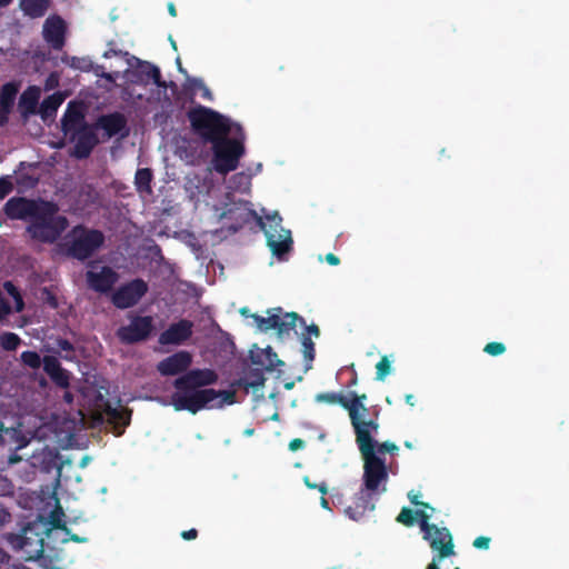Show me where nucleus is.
<instances>
[{
  "mask_svg": "<svg viewBox=\"0 0 569 569\" xmlns=\"http://www.w3.org/2000/svg\"><path fill=\"white\" fill-rule=\"evenodd\" d=\"M57 207L50 213L37 214L30 223L28 231L32 238L41 241H54L60 233L67 228V220L57 214Z\"/></svg>",
  "mask_w": 569,
  "mask_h": 569,
  "instance_id": "obj_9",
  "label": "nucleus"
},
{
  "mask_svg": "<svg viewBox=\"0 0 569 569\" xmlns=\"http://www.w3.org/2000/svg\"><path fill=\"white\" fill-rule=\"evenodd\" d=\"M89 462V458L88 457H84L82 458L81 462H80V467L84 468Z\"/></svg>",
  "mask_w": 569,
  "mask_h": 569,
  "instance_id": "obj_56",
  "label": "nucleus"
},
{
  "mask_svg": "<svg viewBox=\"0 0 569 569\" xmlns=\"http://www.w3.org/2000/svg\"><path fill=\"white\" fill-rule=\"evenodd\" d=\"M37 525L23 530L21 536H17L12 543L14 547L24 550L26 560H34L40 558L44 552V547L52 545L56 548L58 543H64L70 540L76 542H84L86 538H80L71 535L66 528L64 512L60 506L49 515L44 523V535L41 536L38 531Z\"/></svg>",
  "mask_w": 569,
  "mask_h": 569,
  "instance_id": "obj_4",
  "label": "nucleus"
},
{
  "mask_svg": "<svg viewBox=\"0 0 569 569\" xmlns=\"http://www.w3.org/2000/svg\"><path fill=\"white\" fill-rule=\"evenodd\" d=\"M148 290L147 283L141 279H136L124 286H121L113 295L112 302L121 309L136 305Z\"/></svg>",
  "mask_w": 569,
  "mask_h": 569,
  "instance_id": "obj_13",
  "label": "nucleus"
},
{
  "mask_svg": "<svg viewBox=\"0 0 569 569\" xmlns=\"http://www.w3.org/2000/svg\"><path fill=\"white\" fill-rule=\"evenodd\" d=\"M253 433V430L252 429H247L244 430V435L246 436H251Z\"/></svg>",
  "mask_w": 569,
  "mask_h": 569,
  "instance_id": "obj_60",
  "label": "nucleus"
},
{
  "mask_svg": "<svg viewBox=\"0 0 569 569\" xmlns=\"http://www.w3.org/2000/svg\"><path fill=\"white\" fill-rule=\"evenodd\" d=\"M64 468H66V465L63 463V465L59 468V470H58V479H57V480H58V482H61V480H62V471H63V469H64Z\"/></svg>",
  "mask_w": 569,
  "mask_h": 569,
  "instance_id": "obj_53",
  "label": "nucleus"
},
{
  "mask_svg": "<svg viewBox=\"0 0 569 569\" xmlns=\"http://www.w3.org/2000/svg\"><path fill=\"white\" fill-rule=\"evenodd\" d=\"M250 358L254 365L261 366L266 370H273L278 366L282 365V361L278 359L276 352L271 347L258 348L250 350Z\"/></svg>",
  "mask_w": 569,
  "mask_h": 569,
  "instance_id": "obj_21",
  "label": "nucleus"
},
{
  "mask_svg": "<svg viewBox=\"0 0 569 569\" xmlns=\"http://www.w3.org/2000/svg\"><path fill=\"white\" fill-rule=\"evenodd\" d=\"M11 2V0H0V7H6Z\"/></svg>",
  "mask_w": 569,
  "mask_h": 569,
  "instance_id": "obj_59",
  "label": "nucleus"
},
{
  "mask_svg": "<svg viewBox=\"0 0 569 569\" xmlns=\"http://www.w3.org/2000/svg\"><path fill=\"white\" fill-rule=\"evenodd\" d=\"M196 537H197V530L196 529H190L188 531H183L182 532V538L183 539L191 540V539H194Z\"/></svg>",
  "mask_w": 569,
  "mask_h": 569,
  "instance_id": "obj_48",
  "label": "nucleus"
},
{
  "mask_svg": "<svg viewBox=\"0 0 569 569\" xmlns=\"http://www.w3.org/2000/svg\"><path fill=\"white\" fill-rule=\"evenodd\" d=\"M192 327L191 321L180 320L163 331L160 335L159 341L162 345H180L191 336Z\"/></svg>",
  "mask_w": 569,
  "mask_h": 569,
  "instance_id": "obj_18",
  "label": "nucleus"
},
{
  "mask_svg": "<svg viewBox=\"0 0 569 569\" xmlns=\"http://www.w3.org/2000/svg\"><path fill=\"white\" fill-rule=\"evenodd\" d=\"M168 11H169V13H170L172 17H176V16H177V11H176V8H174V4H173V3H169V4H168Z\"/></svg>",
  "mask_w": 569,
  "mask_h": 569,
  "instance_id": "obj_52",
  "label": "nucleus"
},
{
  "mask_svg": "<svg viewBox=\"0 0 569 569\" xmlns=\"http://www.w3.org/2000/svg\"><path fill=\"white\" fill-rule=\"evenodd\" d=\"M118 57V59L126 66L123 72H120V78L124 80V84H139L146 86L149 83H159L160 71L153 64L142 61L128 52H117L113 50L104 52V58Z\"/></svg>",
  "mask_w": 569,
  "mask_h": 569,
  "instance_id": "obj_6",
  "label": "nucleus"
},
{
  "mask_svg": "<svg viewBox=\"0 0 569 569\" xmlns=\"http://www.w3.org/2000/svg\"><path fill=\"white\" fill-rule=\"evenodd\" d=\"M326 261L331 266H337L339 263V259L333 253H328L326 256Z\"/></svg>",
  "mask_w": 569,
  "mask_h": 569,
  "instance_id": "obj_50",
  "label": "nucleus"
},
{
  "mask_svg": "<svg viewBox=\"0 0 569 569\" xmlns=\"http://www.w3.org/2000/svg\"><path fill=\"white\" fill-rule=\"evenodd\" d=\"M192 126L213 143V169L226 174L237 169L244 154V134L238 123L204 107L189 113Z\"/></svg>",
  "mask_w": 569,
  "mask_h": 569,
  "instance_id": "obj_2",
  "label": "nucleus"
},
{
  "mask_svg": "<svg viewBox=\"0 0 569 569\" xmlns=\"http://www.w3.org/2000/svg\"><path fill=\"white\" fill-rule=\"evenodd\" d=\"M281 221L282 219L278 212L267 214L264 220L263 218H258V223L266 234L269 249L279 259H282L283 254L288 253L292 248L291 231L284 229L281 226Z\"/></svg>",
  "mask_w": 569,
  "mask_h": 569,
  "instance_id": "obj_7",
  "label": "nucleus"
},
{
  "mask_svg": "<svg viewBox=\"0 0 569 569\" xmlns=\"http://www.w3.org/2000/svg\"><path fill=\"white\" fill-rule=\"evenodd\" d=\"M12 190V184L8 179H0V200L3 199Z\"/></svg>",
  "mask_w": 569,
  "mask_h": 569,
  "instance_id": "obj_42",
  "label": "nucleus"
},
{
  "mask_svg": "<svg viewBox=\"0 0 569 569\" xmlns=\"http://www.w3.org/2000/svg\"><path fill=\"white\" fill-rule=\"evenodd\" d=\"M417 511L418 510L412 512L410 509L405 508L401 510V512L399 513L397 519L399 522L407 525V526L412 525L415 521L420 523V519L417 516Z\"/></svg>",
  "mask_w": 569,
  "mask_h": 569,
  "instance_id": "obj_38",
  "label": "nucleus"
},
{
  "mask_svg": "<svg viewBox=\"0 0 569 569\" xmlns=\"http://www.w3.org/2000/svg\"><path fill=\"white\" fill-rule=\"evenodd\" d=\"M68 66L81 71H90L92 62L88 58L68 57L63 60Z\"/></svg>",
  "mask_w": 569,
  "mask_h": 569,
  "instance_id": "obj_33",
  "label": "nucleus"
},
{
  "mask_svg": "<svg viewBox=\"0 0 569 569\" xmlns=\"http://www.w3.org/2000/svg\"><path fill=\"white\" fill-rule=\"evenodd\" d=\"M406 401H407V403H409L410 406H415V399H413V396H412V395H407V396H406Z\"/></svg>",
  "mask_w": 569,
  "mask_h": 569,
  "instance_id": "obj_54",
  "label": "nucleus"
},
{
  "mask_svg": "<svg viewBox=\"0 0 569 569\" xmlns=\"http://www.w3.org/2000/svg\"><path fill=\"white\" fill-rule=\"evenodd\" d=\"M298 316L296 313H282L281 309H278L276 319L274 330L280 338L288 335L296 327Z\"/></svg>",
  "mask_w": 569,
  "mask_h": 569,
  "instance_id": "obj_26",
  "label": "nucleus"
},
{
  "mask_svg": "<svg viewBox=\"0 0 569 569\" xmlns=\"http://www.w3.org/2000/svg\"><path fill=\"white\" fill-rule=\"evenodd\" d=\"M188 88L192 91V93H200L203 99L212 100V93L210 89L204 84V82L199 78H189L188 79Z\"/></svg>",
  "mask_w": 569,
  "mask_h": 569,
  "instance_id": "obj_32",
  "label": "nucleus"
},
{
  "mask_svg": "<svg viewBox=\"0 0 569 569\" xmlns=\"http://www.w3.org/2000/svg\"><path fill=\"white\" fill-rule=\"evenodd\" d=\"M151 171L149 169H139L136 173L134 182L137 189L142 192H150Z\"/></svg>",
  "mask_w": 569,
  "mask_h": 569,
  "instance_id": "obj_31",
  "label": "nucleus"
},
{
  "mask_svg": "<svg viewBox=\"0 0 569 569\" xmlns=\"http://www.w3.org/2000/svg\"><path fill=\"white\" fill-rule=\"evenodd\" d=\"M427 569H439V567L436 563V560H433V562H431Z\"/></svg>",
  "mask_w": 569,
  "mask_h": 569,
  "instance_id": "obj_58",
  "label": "nucleus"
},
{
  "mask_svg": "<svg viewBox=\"0 0 569 569\" xmlns=\"http://www.w3.org/2000/svg\"><path fill=\"white\" fill-rule=\"evenodd\" d=\"M320 503H321L322 508L328 509V501H327V499L325 497L321 498Z\"/></svg>",
  "mask_w": 569,
  "mask_h": 569,
  "instance_id": "obj_57",
  "label": "nucleus"
},
{
  "mask_svg": "<svg viewBox=\"0 0 569 569\" xmlns=\"http://www.w3.org/2000/svg\"><path fill=\"white\" fill-rule=\"evenodd\" d=\"M303 481H305V483H306V486L308 488H310V489L317 488L322 495L327 493V486H326V483L315 485V483L310 482L308 477H305Z\"/></svg>",
  "mask_w": 569,
  "mask_h": 569,
  "instance_id": "obj_43",
  "label": "nucleus"
},
{
  "mask_svg": "<svg viewBox=\"0 0 569 569\" xmlns=\"http://www.w3.org/2000/svg\"><path fill=\"white\" fill-rule=\"evenodd\" d=\"M405 446H406V448H408V449H412V443H411V442H409V441H406V442H405Z\"/></svg>",
  "mask_w": 569,
  "mask_h": 569,
  "instance_id": "obj_61",
  "label": "nucleus"
},
{
  "mask_svg": "<svg viewBox=\"0 0 569 569\" xmlns=\"http://www.w3.org/2000/svg\"><path fill=\"white\" fill-rule=\"evenodd\" d=\"M0 343L6 350H16L20 345V338L12 332H7L1 335Z\"/></svg>",
  "mask_w": 569,
  "mask_h": 569,
  "instance_id": "obj_36",
  "label": "nucleus"
},
{
  "mask_svg": "<svg viewBox=\"0 0 569 569\" xmlns=\"http://www.w3.org/2000/svg\"><path fill=\"white\" fill-rule=\"evenodd\" d=\"M58 346H59V349L60 351H64L66 355H63V358L67 359V360H71L73 359V356H72V346L69 341L67 340H60L58 342Z\"/></svg>",
  "mask_w": 569,
  "mask_h": 569,
  "instance_id": "obj_41",
  "label": "nucleus"
},
{
  "mask_svg": "<svg viewBox=\"0 0 569 569\" xmlns=\"http://www.w3.org/2000/svg\"><path fill=\"white\" fill-rule=\"evenodd\" d=\"M81 113L69 104L62 120V127L64 133L71 134L74 141V156L78 158L87 157L99 141L96 134L97 127L81 126Z\"/></svg>",
  "mask_w": 569,
  "mask_h": 569,
  "instance_id": "obj_5",
  "label": "nucleus"
},
{
  "mask_svg": "<svg viewBox=\"0 0 569 569\" xmlns=\"http://www.w3.org/2000/svg\"><path fill=\"white\" fill-rule=\"evenodd\" d=\"M103 419L112 426L116 436H121L130 422V412L122 406H108L104 410Z\"/></svg>",
  "mask_w": 569,
  "mask_h": 569,
  "instance_id": "obj_20",
  "label": "nucleus"
},
{
  "mask_svg": "<svg viewBox=\"0 0 569 569\" xmlns=\"http://www.w3.org/2000/svg\"><path fill=\"white\" fill-rule=\"evenodd\" d=\"M53 210V203L46 201H33L24 198H12L6 206V214L11 219L32 220L37 214L50 213Z\"/></svg>",
  "mask_w": 569,
  "mask_h": 569,
  "instance_id": "obj_12",
  "label": "nucleus"
},
{
  "mask_svg": "<svg viewBox=\"0 0 569 569\" xmlns=\"http://www.w3.org/2000/svg\"><path fill=\"white\" fill-rule=\"evenodd\" d=\"M227 202L221 206H214V212L219 220L229 219L231 222L228 228L232 231L238 230L244 222L251 218H261L249 207L248 202L234 201L230 194L226 196Z\"/></svg>",
  "mask_w": 569,
  "mask_h": 569,
  "instance_id": "obj_10",
  "label": "nucleus"
},
{
  "mask_svg": "<svg viewBox=\"0 0 569 569\" xmlns=\"http://www.w3.org/2000/svg\"><path fill=\"white\" fill-rule=\"evenodd\" d=\"M41 89L37 86L29 87L20 97L19 108L24 114L36 113Z\"/></svg>",
  "mask_w": 569,
  "mask_h": 569,
  "instance_id": "obj_24",
  "label": "nucleus"
},
{
  "mask_svg": "<svg viewBox=\"0 0 569 569\" xmlns=\"http://www.w3.org/2000/svg\"><path fill=\"white\" fill-rule=\"evenodd\" d=\"M64 400L70 403L72 401V396L69 391H67L63 396Z\"/></svg>",
  "mask_w": 569,
  "mask_h": 569,
  "instance_id": "obj_55",
  "label": "nucleus"
},
{
  "mask_svg": "<svg viewBox=\"0 0 569 569\" xmlns=\"http://www.w3.org/2000/svg\"><path fill=\"white\" fill-rule=\"evenodd\" d=\"M303 447V441L300 440V439H293L290 443H289V448L290 450L295 451V450H298L300 448Z\"/></svg>",
  "mask_w": 569,
  "mask_h": 569,
  "instance_id": "obj_47",
  "label": "nucleus"
},
{
  "mask_svg": "<svg viewBox=\"0 0 569 569\" xmlns=\"http://www.w3.org/2000/svg\"><path fill=\"white\" fill-rule=\"evenodd\" d=\"M97 129H102L106 138H111L120 133L126 127L124 118L119 113L101 117L97 124Z\"/></svg>",
  "mask_w": 569,
  "mask_h": 569,
  "instance_id": "obj_23",
  "label": "nucleus"
},
{
  "mask_svg": "<svg viewBox=\"0 0 569 569\" xmlns=\"http://www.w3.org/2000/svg\"><path fill=\"white\" fill-rule=\"evenodd\" d=\"M21 360L22 362L32 368L37 369L41 366V358L37 352L33 351H24L21 353Z\"/></svg>",
  "mask_w": 569,
  "mask_h": 569,
  "instance_id": "obj_37",
  "label": "nucleus"
},
{
  "mask_svg": "<svg viewBox=\"0 0 569 569\" xmlns=\"http://www.w3.org/2000/svg\"><path fill=\"white\" fill-rule=\"evenodd\" d=\"M23 309V300L11 282H6L3 292H0V319L11 311L20 312Z\"/></svg>",
  "mask_w": 569,
  "mask_h": 569,
  "instance_id": "obj_17",
  "label": "nucleus"
},
{
  "mask_svg": "<svg viewBox=\"0 0 569 569\" xmlns=\"http://www.w3.org/2000/svg\"><path fill=\"white\" fill-rule=\"evenodd\" d=\"M152 328L151 317H136L129 325L119 328L118 336L122 341L136 342L146 339Z\"/></svg>",
  "mask_w": 569,
  "mask_h": 569,
  "instance_id": "obj_15",
  "label": "nucleus"
},
{
  "mask_svg": "<svg viewBox=\"0 0 569 569\" xmlns=\"http://www.w3.org/2000/svg\"><path fill=\"white\" fill-rule=\"evenodd\" d=\"M59 83V78L56 73H51L48 79H47V82H46V89L47 90H51L53 89L54 87H57Z\"/></svg>",
  "mask_w": 569,
  "mask_h": 569,
  "instance_id": "obj_45",
  "label": "nucleus"
},
{
  "mask_svg": "<svg viewBox=\"0 0 569 569\" xmlns=\"http://www.w3.org/2000/svg\"><path fill=\"white\" fill-rule=\"evenodd\" d=\"M490 539L487 537H478L473 541V546L478 549H488Z\"/></svg>",
  "mask_w": 569,
  "mask_h": 569,
  "instance_id": "obj_44",
  "label": "nucleus"
},
{
  "mask_svg": "<svg viewBox=\"0 0 569 569\" xmlns=\"http://www.w3.org/2000/svg\"><path fill=\"white\" fill-rule=\"evenodd\" d=\"M365 511L366 507L362 508V511L357 513L352 512L351 508L346 509V513L353 520H358L363 515Z\"/></svg>",
  "mask_w": 569,
  "mask_h": 569,
  "instance_id": "obj_46",
  "label": "nucleus"
},
{
  "mask_svg": "<svg viewBox=\"0 0 569 569\" xmlns=\"http://www.w3.org/2000/svg\"><path fill=\"white\" fill-rule=\"evenodd\" d=\"M422 508L418 509L417 516L420 519V528L425 535V539L430 542L431 548L439 552V559L453 555L452 538L448 529L438 528L428 523L433 508L421 503Z\"/></svg>",
  "mask_w": 569,
  "mask_h": 569,
  "instance_id": "obj_8",
  "label": "nucleus"
},
{
  "mask_svg": "<svg viewBox=\"0 0 569 569\" xmlns=\"http://www.w3.org/2000/svg\"><path fill=\"white\" fill-rule=\"evenodd\" d=\"M64 31V22L59 17H51L46 20L43 26V37L54 49H60L63 46Z\"/></svg>",
  "mask_w": 569,
  "mask_h": 569,
  "instance_id": "obj_19",
  "label": "nucleus"
},
{
  "mask_svg": "<svg viewBox=\"0 0 569 569\" xmlns=\"http://www.w3.org/2000/svg\"><path fill=\"white\" fill-rule=\"evenodd\" d=\"M377 369V379L383 381L388 375L391 373L392 370V360L389 357L383 356L381 360L376 366Z\"/></svg>",
  "mask_w": 569,
  "mask_h": 569,
  "instance_id": "obj_34",
  "label": "nucleus"
},
{
  "mask_svg": "<svg viewBox=\"0 0 569 569\" xmlns=\"http://www.w3.org/2000/svg\"><path fill=\"white\" fill-rule=\"evenodd\" d=\"M64 94L56 92L42 101L39 107V113L43 121L52 119L64 100Z\"/></svg>",
  "mask_w": 569,
  "mask_h": 569,
  "instance_id": "obj_25",
  "label": "nucleus"
},
{
  "mask_svg": "<svg viewBox=\"0 0 569 569\" xmlns=\"http://www.w3.org/2000/svg\"><path fill=\"white\" fill-rule=\"evenodd\" d=\"M48 4V0H21L20 8L26 14L37 18L46 13Z\"/></svg>",
  "mask_w": 569,
  "mask_h": 569,
  "instance_id": "obj_28",
  "label": "nucleus"
},
{
  "mask_svg": "<svg viewBox=\"0 0 569 569\" xmlns=\"http://www.w3.org/2000/svg\"><path fill=\"white\" fill-rule=\"evenodd\" d=\"M278 309H272L267 312V317L253 315L252 318L257 325V328L262 331H269L274 329Z\"/></svg>",
  "mask_w": 569,
  "mask_h": 569,
  "instance_id": "obj_29",
  "label": "nucleus"
},
{
  "mask_svg": "<svg viewBox=\"0 0 569 569\" xmlns=\"http://www.w3.org/2000/svg\"><path fill=\"white\" fill-rule=\"evenodd\" d=\"M366 399L365 395L357 396L353 392L349 397L335 392L316 396L317 402L339 403L348 410L363 462L361 493L371 498L387 491L389 475L395 473L393 459H388L387 455H396L399 448L393 442H379L375 439L379 423L373 419H367L369 411L365 406Z\"/></svg>",
  "mask_w": 569,
  "mask_h": 569,
  "instance_id": "obj_1",
  "label": "nucleus"
},
{
  "mask_svg": "<svg viewBox=\"0 0 569 569\" xmlns=\"http://www.w3.org/2000/svg\"><path fill=\"white\" fill-rule=\"evenodd\" d=\"M302 352L308 361H312L315 358V345L310 337L302 338Z\"/></svg>",
  "mask_w": 569,
  "mask_h": 569,
  "instance_id": "obj_39",
  "label": "nucleus"
},
{
  "mask_svg": "<svg viewBox=\"0 0 569 569\" xmlns=\"http://www.w3.org/2000/svg\"><path fill=\"white\" fill-rule=\"evenodd\" d=\"M506 350L505 346L500 342H490L485 347V351L491 356H499Z\"/></svg>",
  "mask_w": 569,
  "mask_h": 569,
  "instance_id": "obj_40",
  "label": "nucleus"
},
{
  "mask_svg": "<svg viewBox=\"0 0 569 569\" xmlns=\"http://www.w3.org/2000/svg\"><path fill=\"white\" fill-rule=\"evenodd\" d=\"M191 355L179 351L158 363V370L163 376H174L186 371L191 365Z\"/></svg>",
  "mask_w": 569,
  "mask_h": 569,
  "instance_id": "obj_16",
  "label": "nucleus"
},
{
  "mask_svg": "<svg viewBox=\"0 0 569 569\" xmlns=\"http://www.w3.org/2000/svg\"><path fill=\"white\" fill-rule=\"evenodd\" d=\"M44 371L60 387L67 388L70 383V375L60 367L59 361L54 357H46L43 359Z\"/></svg>",
  "mask_w": 569,
  "mask_h": 569,
  "instance_id": "obj_22",
  "label": "nucleus"
},
{
  "mask_svg": "<svg viewBox=\"0 0 569 569\" xmlns=\"http://www.w3.org/2000/svg\"><path fill=\"white\" fill-rule=\"evenodd\" d=\"M409 499L411 500L412 503L415 505H420V502L418 501V498H419V495L418 493H415V492H409Z\"/></svg>",
  "mask_w": 569,
  "mask_h": 569,
  "instance_id": "obj_51",
  "label": "nucleus"
},
{
  "mask_svg": "<svg viewBox=\"0 0 569 569\" xmlns=\"http://www.w3.org/2000/svg\"><path fill=\"white\" fill-rule=\"evenodd\" d=\"M17 93H18V86L13 82L6 83L1 89L0 109H1L4 120L7 119V114L13 104Z\"/></svg>",
  "mask_w": 569,
  "mask_h": 569,
  "instance_id": "obj_27",
  "label": "nucleus"
},
{
  "mask_svg": "<svg viewBox=\"0 0 569 569\" xmlns=\"http://www.w3.org/2000/svg\"><path fill=\"white\" fill-rule=\"evenodd\" d=\"M117 281V272L109 267L91 264L87 271V282L94 291L107 292Z\"/></svg>",
  "mask_w": 569,
  "mask_h": 569,
  "instance_id": "obj_14",
  "label": "nucleus"
},
{
  "mask_svg": "<svg viewBox=\"0 0 569 569\" xmlns=\"http://www.w3.org/2000/svg\"><path fill=\"white\" fill-rule=\"evenodd\" d=\"M251 184V177L244 172L234 174L229 182V188L246 193L249 191Z\"/></svg>",
  "mask_w": 569,
  "mask_h": 569,
  "instance_id": "obj_30",
  "label": "nucleus"
},
{
  "mask_svg": "<svg viewBox=\"0 0 569 569\" xmlns=\"http://www.w3.org/2000/svg\"><path fill=\"white\" fill-rule=\"evenodd\" d=\"M217 375L209 369L191 370L174 381L176 391L164 406H173L177 411L196 413L202 409H220L234 402V393L229 390L204 389L217 381Z\"/></svg>",
  "mask_w": 569,
  "mask_h": 569,
  "instance_id": "obj_3",
  "label": "nucleus"
},
{
  "mask_svg": "<svg viewBox=\"0 0 569 569\" xmlns=\"http://www.w3.org/2000/svg\"><path fill=\"white\" fill-rule=\"evenodd\" d=\"M90 71H92L97 77H100L110 83H114L118 79H120L119 71L106 72V68L103 66L92 64Z\"/></svg>",
  "mask_w": 569,
  "mask_h": 569,
  "instance_id": "obj_35",
  "label": "nucleus"
},
{
  "mask_svg": "<svg viewBox=\"0 0 569 569\" xmlns=\"http://www.w3.org/2000/svg\"><path fill=\"white\" fill-rule=\"evenodd\" d=\"M306 330L309 336H313L316 338L319 337V329L316 325H311V326L307 327Z\"/></svg>",
  "mask_w": 569,
  "mask_h": 569,
  "instance_id": "obj_49",
  "label": "nucleus"
},
{
  "mask_svg": "<svg viewBox=\"0 0 569 569\" xmlns=\"http://www.w3.org/2000/svg\"><path fill=\"white\" fill-rule=\"evenodd\" d=\"M456 569H459V568H456Z\"/></svg>",
  "mask_w": 569,
  "mask_h": 569,
  "instance_id": "obj_62",
  "label": "nucleus"
},
{
  "mask_svg": "<svg viewBox=\"0 0 569 569\" xmlns=\"http://www.w3.org/2000/svg\"><path fill=\"white\" fill-rule=\"evenodd\" d=\"M103 242V236L97 230L76 227L69 236V251L78 259L88 258Z\"/></svg>",
  "mask_w": 569,
  "mask_h": 569,
  "instance_id": "obj_11",
  "label": "nucleus"
}]
</instances>
